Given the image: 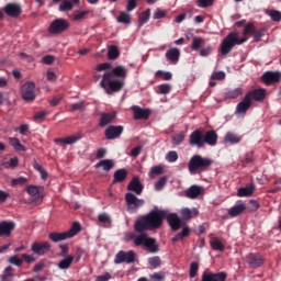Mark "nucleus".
<instances>
[{
	"mask_svg": "<svg viewBox=\"0 0 281 281\" xmlns=\"http://www.w3.org/2000/svg\"><path fill=\"white\" fill-rule=\"evenodd\" d=\"M127 76L128 69L123 65H119L103 74L100 86L108 94L117 93V91H122V89H124V80Z\"/></svg>",
	"mask_w": 281,
	"mask_h": 281,
	"instance_id": "nucleus-1",
	"label": "nucleus"
},
{
	"mask_svg": "<svg viewBox=\"0 0 281 281\" xmlns=\"http://www.w3.org/2000/svg\"><path fill=\"white\" fill-rule=\"evenodd\" d=\"M167 216V211L154 210L148 214L140 216L136 220L134 229L135 232H153V229H159L164 225V218Z\"/></svg>",
	"mask_w": 281,
	"mask_h": 281,
	"instance_id": "nucleus-2",
	"label": "nucleus"
},
{
	"mask_svg": "<svg viewBox=\"0 0 281 281\" xmlns=\"http://www.w3.org/2000/svg\"><path fill=\"white\" fill-rule=\"evenodd\" d=\"M256 31V26L254 23H248L244 27V37H238V32H231L227 34V36L224 37L220 45V53L222 56H227L236 47V45H243L244 43H247L249 38V34L254 36V32Z\"/></svg>",
	"mask_w": 281,
	"mask_h": 281,
	"instance_id": "nucleus-3",
	"label": "nucleus"
},
{
	"mask_svg": "<svg viewBox=\"0 0 281 281\" xmlns=\"http://www.w3.org/2000/svg\"><path fill=\"white\" fill-rule=\"evenodd\" d=\"M217 143H218V134L214 130L206 131V132H201V130H195L189 136L190 146H196L198 148H203L205 144H207V146H216Z\"/></svg>",
	"mask_w": 281,
	"mask_h": 281,
	"instance_id": "nucleus-4",
	"label": "nucleus"
},
{
	"mask_svg": "<svg viewBox=\"0 0 281 281\" xmlns=\"http://www.w3.org/2000/svg\"><path fill=\"white\" fill-rule=\"evenodd\" d=\"M214 160L207 157H203L201 155H193L188 162V170L190 175H196V172H205Z\"/></svg>",
	"mask_w": 281,
	"mask_h": 281,
	"instance_id": "nucleus-5",
	"label": "nucleus"
},
{
	"mask_svg": "<svg viewBox=\"0 0 281 281\" xmlns=\"http://www.w3.org/2000/svg\"><path fill=\"white\" fill-rule=\"evenodd\" d=\"M134 245L136 247H146L149 254H158L159 245L157 244V239L148 236V234L142 232L139 235L133 237Z\"/></svg>",
	"mask_w": 281,
	"mask_h": 281,
	"instance_id": "nucleus-6",
	"label": "nucleus"
},
{
	"mask_svg": "<svg viewBox=\"0 0 281 281\" xmlns=\"http://www.w3.org/2000/svg\"><path fill=\"white\" fill-rule=\"evenodd\" d=\"M80 223L75 222L68 232L64 233H49L48 238L53 243H60V240H67V238H74L80 232Z\"/></svg>",
	"mask_w": 281,
	"mask_h": 281,
	"instance_id": "nucleus-7",
	"label": "nucleus"
},
{
	"mask_svg": "<svg viewBox=\"0 0 281 281\" xmlns=\"http://www.w3.org/2000/svg\"><path fill=\"white\" fill-rule=\"evenodd\" d=\"M21 95L25 102H34L36 100V83L27 81L21 87Z\"/></svg>",
	"mask_w": 281,
	"mask_h": 281,
	"instance_id": "nucleus-8",
	"label": "nucleus"
},
{
	"mask_svg": "<svg viewBox=\"0 0 281 281\" xmlns=\"http://www.w3.org/2000/svg\"><path fill=\"white\" fill-rule=\"evenodd\" d=\"M137 258V255L133 250L119 251L114 257V265H122L126 262V265H133L135 262V259Z\"/></svg>",
	"mask_w": 281,
	"mask_h": 281,
	"instance_id": "nucleus-9",
	"label": "nucleus"
},
{
	"mask_svg": "<svg viewBox=\"0 0 281 281\" xmlns=\"http://www.w3.org/2000/svg\"><path fill=\"white\" fill-rule=\"evenodd\" d=\"M125 203L127 205V211L133 213V212H137V210H139V207L144 205L145 201L143 199H138L133 193H126Z\"/></svg>",
	"mask_w": 281,
	"mask_h": 281,
	"instance_id": "nucleus-10",
	"label": "nucleus"
},
{
	"mask_svg": "<svg viewBox=\"0 0 281 281\" xmlns=\"http://www.w3.org/2000/svg\"><path fill=\"white\" fill-rule=\"evenodd\" d=\"M66 30H69V21L65 19H56L50 23L48 32L49 34H63Z\"/></svg>",
	"mask_w": 281,
	"mask_h": 281,
	"instance_id": "nucleus-11",
	"label": "nucleus"
},
{
	"mask_svg": "<svg viewBox=\"0 0 281 281\" xmlns=\"http://www.w3.org/2000/svg\"><path fill=\"white\" fill-rule=\"evenodd\" d=\"M245 260L250 269H258L261 265H265V257L259 252H249L246 255Z\"/></svg>",
	"mask_w": 281,
	"mask_h": 281,
	"instance_id": "nucleus-12",
	"label": "nucleus"
},
{
	"mask_svg": "<svg viewBox=\"0 0 281 281\" xmlns=\"http://www.w3.org/2000/svg\"><path fill=\"white\" fill-rule=\"evenodd\" d=\"M3 12L11 19H19L23 12V8L16 2H9L4 5Z\"/></svg>",
	"mask_w": 281,
	"mask_h": 281,
	"instance_id": "nucleus-13",
	"label": "nucleus"
},
{
	"mask_svg": "<svg viewBox=\"0 0 281 281\" xmlns=\"http://www.w3.org/2000/svg\"><path fill=\"white\" fill-rule=\"evenodd\" d=\"M262 82L265 85H276L281 80V72L280 71H267L261 76Z\"/></svg>",
	"mask_w": 281,
	"mask_h": 281,
	"instance_id": "nucleus-14",
	"label": "nucleus"
},
{
	"mask_svg": "<svg viewBox=\"0 0 281 281\" xmlns=\"http://www.w3.org/2000/svg\"><path fill=\"white\" fill-rule=\"evenodd\" d=\"M165 218H167V223L169 227H171L172 232L181 229V217H179L177 213H168L167 211Z\"/></svg>",
	"mask_w": 281,
	"mask_h": 281,
	"instance_id": "nucleus-15",
	"label": "nucleus"
},
{
	"mask_svg": "<svg viewBox=\"0 0 281 281\" xmlns=\"http://www.w3.org/2000/svg\"><path fill=\"white\" fill-rule=\"evenodd\" d=\"M31 249L37 256H45V254L52 249V245L48 241L33 243Z\"/></svg>",
	"mask_w": 281,
	"mask_h": 281,
	"instance_id": "nucleus-16",
	"label": "nucleus"
},
{
	"mask_svg": "<svg viewBox=\"0 0 281 281\" xmlns=\"http://www.w3.org/2000/svg\"><path fill=\"white\" fill-rule=\"evenodd\" d=\"M122 133H124V126L122 125H110L106 130H105V138L108 139H117V137H120V135H122Z\"/></svg>",
	"mask_w": 281,
	"mask_h": 281,
	"instance_id": "nucleus-17",
	"label": "nucleus"
},
{
	"mask_svg": "<svg viewBox=\"0 0 281 281\" xmlns=\"http://www.w3.org/2000/svg\"><path fill=\"white\" fill-rule=\"evenodd\" d=\"M267 95V90L260 88V89H255L252 91H249L246 93V98H248L251 102V100H255V102H262Z\"/></svg>",
	"mask_w": 281,
	"mask_h": 281,
	"instance_id": "nucleus-18",
	"label": "nucleus"
},
{
	"mask_svg": "<svg viewBox=\"0 0 281 281\" xmlns=\"http://www.w3.org/2000/svg\"><path fill=\"white\" fill-rule=\"evenodd\" d=\"M131 110L134 113V120H148V117H150L149 109H142L138 105H133Z\"/></svg>",
	"mask_w": 281,
	"mask_h": 281,
	"instance_id": "nucleus-19",
	"label": "nucleus"
},
{
	"mask_svg": "<svg viewBox=\"0 0 281 281\" xmlns=\"http://www.w3.org/2000/svg\"><path fill=\"white\" fill-rule=\"evenodd\" d=\"M14 227H16V223L3 221L0 222V236H12V232H14Z\"/></svg>",
	"mask_w": 281,
	"mask_h": 281,
	"instance_id": "nucleus-20",
	"label": "nucleus"
},
{
	"mask_svg": "<svg viewBox=\"0 0 281 281\" xmlns=\"http://www.w3.org/2000/svg\"><path fill=\"white\" fill-rule=\"evenodd\" d=\"M249 109H251V100L245 94L244 99L236 106V113L245 115Z\"/></svg>",
	"mask_w": 281,
	"mask_h": 281,
	"instance_id": "nucleus-21",
	"label": "nucleus"
},
{
	"mask_svg": "<svg viewBox=\"0 0 281 281\" xmlns=\"http://www.w3.org/2000/svg\"><path fill=\"white\" fill-rule=\"evenodd\" d=\"M165 56L171 65H177L179 58H181V50L179 48H170L166 52Z\"/></svg>",
	"mask_w": 281,
	"mask_h": 281,
	"instance_id": "nucleus-22",
	"label": "nucleus"
},
{
	"mask_svg": "<svg viewBox=\"0 0 281 281\" xmlns=\"http://www.w3.org/2000/svg\"><path fill=\"white\" fill-rule=\"evenodd\" d=\"M227 280V273L220 272V273H207L203 272L202 281H225Z\"/></svg>",
	"mask_w": 281,
	"mask_h": 281,
	"instance_id": "nucleus-23",
	"label": "nucleus"
},
{
	"mask_svg": "<svg viewBox=\"0 0 281 281\" xmlns=\"http://www.w3.org/2000/svg\"><path fill=\"white\" fill-rule=\"evenodd\" d=\"M180 214H181L182 221H191V218H196V216H199V209L184 207L180 210Z\"/></svg>",
	"mask_w": 281,
	"mask_h": 281,
	"instance_id": "nucleus-24",
	"label": "nucleus"
},
{
	"mask_svg": "<svg viewBox=\"0 0 281 281\" xmlns=\"http://www.w3.org/2000/svg\"><path fill=\"white\" fill-rule=\"evenodd\" d=\"M127 190H130V192H135V194L138 195L142 194V192H144V186L139 182V178H133L127 186Z\"/></svg>",
	"mask_w": 281,
	"mask_h": 281,
	"instance_id": "nucleus-25",
	"label": "nucleus"
},
{
	"mask_svg": "<svg viewBox=\"0 0 281 281\" xmlns=\"http://www.w3.org/2000/svg\"><path fill=\"white\" fill-rule=\"evenodd\" d=\"M245 210H247V204L239 202L228 210V215H231L232 218H236V216H240Z\"/></svg>",
	"mask_w": 281,
	"mask_h": 281,
	"instance_id": "nucleus-26",
	"label": "nucleus"
},
{
	"mask_svg": "<svg viewBox=\"0 0 281 281\" xmlns=\"http://www.w3.org/2000/svg\"><path fill=\"white\" fill-rule=\"evenodd\" d=\"M224 142L225 144H232V145L240 144V142H243V136L235 134L233 132H228L224 137Z\"/></svg>",
	"mask_w": 281,
	"mask_h": 281,
	"instance_id": "nucleus-27",
	"label": "nucleus"
},
{
	"mask_svg": "<svg viewBox=\"0 0 281 281\" xmlns=\"http://www.w3.org/2000/svg\"><path fill=\"white\" fill-rule=\"evenodd\" d=\"M113 120H115V113H102L99 125L101 127L109 126L113 123Z\"/></svg>",
	"mask_w": 281,
	"mask_h": 281,
	"instance_id": "nucleus-28",
	"label": "nucleus"
},
{
	"mask_svg": "<svg viewBox=\"0 0 281 281\" xmlns=\"http://www.w3.org/2000/svg\"><path fill=\"white\" fill-rule=\"evenodd\" d=\"M203 191V189L199 186H191L187 192L186 195L188 196V199H199V196H201V192Z\"/></svg>",
	"mask_w": 281,
	"mask_h": 281,
	"instance_id": "nucleus-29",
	"label": "nucleus"
},
{
	"mask_svg": "<svg viewBox=\"0 0 281 281\" xmlns=\"http://www.w3.org/2000/svg\"><path fill=\"white\" fill-rule=\"evenodd\" d=\"M72 263H74V256L68 255L63 260L59 261L57 267L61 271H65V270L69 269V267H71Z\"/></svg>",
	"mask_w": 281,
	"mask_h": 281,
	"instance_id": "nucleus-30",
	"label": "nucleus"
},
{
	"mask_svg": "<svg viewBox=\"0 0 281 281\" xmlns=\"http://www.w3.org/2000/svg\"><path fill=\"white\" fill-rule=\"evenodd\" d=\"M243 93H244L243 88H235L232 90H227L225 92V98L227 100H236V98H240V95H243Z\"/></svg>",
	"mask_w": 281,
	"mask_h": 281,
	"instance_id": "nucleus-31",
	"label": "nucleus"
},
{
	"mask_svg": "<svg viewBox=\"0 0 281 281\" xmlns=\"http://www.w3.org/2000/svg\"><path fill=\"white\" fill-rule=\"evenodd\" d=\"M127 175L128 172L126 171V169H117L114 172L113 183H122L123 181H126Z\"/></svg>",
	"mask_w": 281,
	"mask_h": 281,
	"instance_id": "nucleus-32",
	"label": "nucleus"
},
{
	"mask_svg": "<svg viewBox=\"0 0 281 281\" xmlns=\"http://www.w3.org/2000/svg\"><path fill=\"white\" fill-rule=\"evenodd\" d=\"M115 166V164L113 162L112 159H104L99 161L95 165V168H102L105 172H109L110 170H112V168Z\"/></svg>",
	"mask_w": 281,
	"mask_h": 281,
	"instance_id": "nucleus-33",
	"label": "nucleus"
},
{
	"mask_svg": "<svg viewBox=\"0 0 281 281\" xmlns=\"http://www.w3.org/2000/svg\"><path fill=\"white\" fill-rule=\"evenodd\" d=\"M120 58V48L115 45H111L108 47V59L109 60H117Z\"/></svg>",
	"mask_w": 281,
	"mask_h": 281,
	"instance_id": "nucleus-34",
	"label": "nucleus"
},
{
	"mask_svg": "<svg viewBox=\"0 0 281 281\" xmlns=\"http://www.w3.org/2000/svg\"><path fill=\"white\" fill-rule=\"evenodd\" d=\"M9 144L14 148V150H20L22 153H25L27 150L23 144H21V140L16 137H9Z\"/></svg>",
	"mask_w": 281,
	"mask_h": 281,
	"instance_id": "nucleus-35",
	"label": "nucleus"
},
{
	"mask_svg": "<svg viewBox=\"0 0 281 281\" xmlns=\"http://www.w3.org/2000/svg\"><path fill=\"white\" fill-rule=\"evenodd\" d=\"M41 190H43L42 187H36V186H29L26 188V192L27 194H30V196H33L34 199H41V196H43V194L41 193Z\"/></svg>",
	"mask_w": 281,
	"mask_h": 281,
	"instance_id": "nucleus-36",
	"label": "nucleus"
},
{
	"mask_svg": "<svg viewBox=\"0 0 281 281\" xmlns=\"http://www.w3.org/2000/svg\"><path fill=\"white\" fill-rule=\"evenodd\" d=\"M204 44L205 40H203V37L194 36L191 44V49L193 52H199V49H201V47H203Z\"/></svg>",
	"mask_w": 281,
	"mask_h": 281,
	"instance_id": "nucleus-37",
	"label": "nucleus"
},
{
	"mask_svg": "<svg viewBox=\"0 0 281 281\" xmlns=\"http://www.w3.org/2000/svg\"><path fill=\"white\" fill-rule=\"evenodd\" d=\"M213 251H225V245L218 238H214L210 241Z\"/></svg>",
	"mask_w": 281,
	"mask_h": 281,
	"instance_id": "nucleus-38",
	"label": "nucleus"
},
{
	"mask_svg": "<svg viewBox=\"0 0 281 281\" xmlns=\"http://www.w3.org/2000/svg\"><path fill=\"white\" fill-rule=\"evenodd\" d=\"M149 19H150V9H147L145 12H142L138 18V27L146 25Z\"/></svg>",
	"mask_w": 281,
	"mask_h": 281,
	"instance_id": "nucleus-39",
	"label": "nucleus"
},
{
	"mask_svg": "<svg viewBox=\"0 0 281 281\" xmlns=\"http://www.w3.org/2000/svg\"><path fill=\"white\" fill-rule=\"evenodd\" d=\"M254 194V186H248L238 189L237 196H251Z\"/></svg>",
	"mask_w": 281,
	"mask_h": 281,
	"instance_id": "nucleus-40",
	"label": "nucleus"
},
{
	"mask_svg": "<svg viewBox=\"0 0 281 281\" xmlns=\"http://www.w3.org/2000/svg\"><path fill=\"white\" fill-rule=\"evenodd\" d=\"M167 183H168V177L166 176L160 177L159 180L155 183V190L157 192H159L160 190H164Z\"/></svg>",
	"mask_w": 281,
	"mask_h": 281,
	"instance_id": "nucleus-41",
	"label": "nucleus"
},
{
	"mask_svg": "<svg viewBox=\"0 0 281 281\" xmlns=\"http://www.w3.org/2000/svg\"><path fill=\"white\" fill-rule=\"evenodd\" d=\"M71 10H74V3H71L69 0H64L59 4V12H69Z\"/></svg>",
	"mask_w": 281,
	"mask_h": 281,
	"instance_id": "nucleus-42",
	"label": "nucleus"
},
{
	"mask_svg": "<svg viewBox=\"0 0 281 281\" xmlns=\"http://www.w3.org/2000/svg\"><path fill=\"white\" fill-rule=\"evenodd\" d=\"M148 265L151 269H157V267H161V258L159 256L151 257L148 259Z\"/></svg>",
	"mask_w": 281,
	"mask_h": 281,
	"instance_id": "nucleus-43",
	"label": "nucleus"
},
{
	"mask_svg": "<svg viewBox=\"0 0 281 281\" xmlns=\"http://www.w3.org/2000/svg\"><path fill=\"white\" fill-rule=\"evenodd\" d=\"M241 164L244 167L249 166V164H254V151L245 154L244 158L241 159Z\"/></svg>",
	"mask_w": 281,
	"mask_h": 281,
	"instance_id": "nucleus-44",
	"label": "nucleus"
},
{
	"mask_svg": "<svg viewBox=\"0 0 281 281\" xmlns=\"http://www.w3.org/2000/svg\"><path fill=\"white\" fill-rule=\"evenodd\" d=\"M119 23H124V25H128L131 23V14L126 12H121L120 16L117 18Z\"/></svg>",
	"mask_w": 281,
	"mask_h": 281,
	"instance_id": "nucleus-45",
	"label": "nucleus"
},
{
	"mask_svg": "<svg viewBox=\"0 0 281 281\" xmlns=\"http://www.w3.org/2000/svg\"><path fill=\"white\" fill-rule=\"evenodd\" d=\"M10 265H14V267H21L23 265V259L19 258V256L13 255L8 259Z\"/></svg>",
	"mask_w": 281,
	"mask_h": 281,
	"instance_id": "nucleus-46",
	"label": "nucleus"
},
{
	"mask_svg": "<svg viewBox=\"0 0 281 281\" xmlns=\"http://www.w3.org/2000/svg\"><path fill=\"white\" fill-rule=\"evenodd\" d=\"M196 273H199V262L193 261L190 265L189 276L190 278H196Z\"/></svg>",
	"mask_w": 281,
	"mask_h": 281,
	"instance_id": "nucleus-47",
	"label": "nucleus"
},
{
	"mask_svg": "<svg viewBox=\"0 0 281 281\" xmlns=\"http://www.w3.org/2000/svg\"><path fill=\"white\" fill-rule=\"evenodd\" d=\"M66 138V145L71 146V144H76V142H80L82 139V135H72V136H67Z\"/></svg>",
	"mask_w": 281,
	"mask_h": 281,
	"instance_id": "nucleus-48",
	"label": "nucleus"
},
{
	"mask_svg": "<svg viewBox=\"0 0 281 281\" xmlns=\"http://www.w3.org/2000/svg\"><path fill=\"white\" fill-rule=\"evenodd\" d=\"M149 278L151 281H164V280H166V272L159 271V272H156V273L149 276Z\"/></svg>",
	"mask_w": 281,
	"mask_h": 281,
	"instance_id": "nucleus-49",
	"label": "nucleus"
},
{
	"mask_svg": "<svg viewBox=\"0 0 281 281\" xmlns=\"http://www.w3.org/2000/svg\"><path fill=\"white\" fill-rule=\"evenodd\" d=\"M186 139V133L180 132L179 134H176L172 136V142L173 144H176V146H179V144H181V142H183Z\"/></svg>",
	"mask_w": 281,
	"mask_h": 281,
	"instance_id": "nucleus-50",
	"label": "nucleus"
},
{
	"mask_svg": "<svg viewBox=\"0 0 281 281\" xmlns=\"http://www.w3.org/2000/svg\"><path fill=\"white\" fill-rule=\"evenodd\" d=\"M157 175H164V167L159 166H155L151 167L150 171H149V177H155Z\"/></svg>",
	"mask_w": 281,
	"mask_h": 281,
	"instance_id": "nucleus-51",
	"label": "nucleus"
},
{
	"mask_svg": "<svg viewBox=\"0 0 281 281\" xmlns=\"http://www.w3.org/2000/svg\"><path fill=\"white\" fill-rule=\"evenodd\" d=\"M166 159L169 161V164H175V161L179 159V154H177L175 150H171L166 155Z\"/></svg>",
	"mask_w": 281,
	"mask_h": 281,
	"instance_id": "nucleus-52",
	"label": "nucleus"
},
{
	"mask_svg": "<svg viewBox=\"0 0 281 281\" xmlns=\"http://www.w3.org/2000/svg\"><path fill=\"white\" fill-rule=\"evenodd\" d=\"M71 111H85V101H79L77 103L70 104Z\"/></svg>",
	"mask_w": 281,
	"mask_h": 281,
	"instance_id": "nucleus-53",
	"label": "nucleus"
},
{
	"mask_svg": "<svg viewBox=\"0 0 281 281\" xmlns=\"http://www.w3.org/2000/svg\"><path fill=\"white\" fill-rule=\"evenodd\" d=\"M111 63H101L97 65L95 69L97 71H109V69H112Z\"/></svg>",
	"mask_w": 281,
	"mask_h": 281,
	"instance_id": "nucleus-54",
	"label": "nucleus"
},
{
	"mask_svg": "<svg viewBox=\"0 0 281 281\" xmlns=\"http://www.w3.org/2000/svg\"><path fill=\"white\" fill-rule=\"evenodd\" d=\"M12 186H25L27 183V178L19 177L11 180Z\"/></svg>",
	"mask_w": 281,
	"mask_h": 281,
	"instance_id": "nucleus-55",
	"label": "nucleus"
},
{
	"mask_svg": "<svg viewBox=\"0 0 281 281\" xmlns=\"http://www.w3.org/2000/svg\"><path fill=\"white\" fill-rule=\"evenodd\" d=\"M252 36L257 43L260 42V38L265 36V29H260V30L255 29Z\"/></svg>",
	"mask_w": 281,
	"mask_h": 281,
	"instance_id": "nucleus-56",
	"label": "nucleus"
},
{
	"mask_svg": "<svg viewBox=\"0 0 281 281\" xmlns=\"http://www.w3.org/2000/svg\"><path fill=\"white\" fill-rule=\"evenodd\" d=\"M268 14L273 21L278 22L281 20V12L278 10H270Z\"/></svg>",
	"mask_w": 281,
	"mask_h": 281,
	"instance_id": "nucleus-57",
	"label": "nucleus"
},
{
	"mask_svg": "<svg viewBox=\"0 0 281 281\" xmlns=\"http://www.w3.org/2000/svg\"><path fill=\"white\" fill-rule=\"evenodd\" d=\"M211 80H225V71H215L211 75Z\"/></svg>",
	"mask_w": 281,
	"mask_h": 281,
	"instance_id": "nucleus-58",
	"label": "nucleus"
},
{
	"mask_svg": "<svg viewBox=\"0 0 281 281\" xmlns=\"http://www.w3.org/2000/svg\"><path fill=\"white\" fill-rule=\"evenodd\" d=\"M87 14H89V11H77L74 14V21H82Z\"/></svg>",
	"mask_w": 281,
	"mask_h": 281,
	"instance_id": "nucleus-59",
	"label": "nucleus"
},
{
	"mask_svg": "<svg viewBox=\"0 0 281 281\" xmlns=\"http://www.w3.org/2000/svg\"><path fill=\"white\" fill-rule=\"evenodd\" d=\"M259 207H260V204L258 203V201L256 200L249 201V206H248L249 212H256L259 210Z\"/></svg>",
	"mask_w": 281,
	"mask_h": 281,
	"instance_id": "nucleus-60",
	"label": "nucleus"
},
{
	"mask_svg": "<svg viewBox=\"0 0 281 281\" xmlns=\"http://www.w3.org/2000/svg\"><path fill=\"white\" fill-rule=\"evenodd\" d=\"M214 0H198V7L199 8H210V5H213Z\"/></svg>",
	"mask_w": 281,
	"mask_h": 281,
	"instance_id": "nucleus-61",
	"label": "nucleus"
},
{
	"mask_svg": "<svg viewBox=\"0 0 281 281\" xmlns=\"http://www.w3.org/2000/svg\"><path fill=\"white\" fill-rule=\"evenodd\" d=\"M16 166H19V158L16 157L10 158V160L5 162V168H16Z\"/></svg>",
	"mask_w": 281,
	"mask_h": 281,
	"instance_id": "nucleus-62",
	"label": "nucleus"
},
{
	"mask_svg": "<svg viewBox=\"0 0 281 281\" xmlns=\"http://www.w3.org/2000/svg\"><path fill=\"white\" fill-rule=\"evenodd\" d=\"M164 16H166V11H164L161 9H156L153 14L154 20L164 19Z\"/></svg>",
	"mask_w": 281,
	"mask_h": 281,
	"instance_id": "nucleus-63",
	"label": "nucleus"
},
{
	"mask_svg": "<svg viewBox=\"0 0 281 281\" xmlns=\"http://www.w3.org/2000/svg\"><path fill=\"white\" fill-rule=\"evenodd\" d=\"M111 279V273L106 272L102 276L95 278V281H109Z\"/></svg>",
	"mask_w": 281,
	"mask_h": 281,
	"instance_id": "nucleus-64",
	"label": "nucleus"
}]
</instances>
